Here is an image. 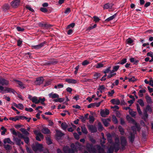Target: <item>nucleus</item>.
Wrapping results in <instances>:
<instances>
[{"label":"nucleus","mask_w":153,"mask_h":153,"mask_svg":"<svg viewBox=\"0 0 153 153\" xmlns=\"http://www.w3.org/2000/svg\"><path fill=\"white\" fill-rule=\"evenodd\" d=\"M137 111L140 115H141L142 114V112L140 110V107L137 104Z\"/></svg>","instance_id":"obj_48"},{"label":"nucleus","mask_w":153,"mask_h":153,"mask_svg":"<svg viewBox=\"0 0 153 153\" xmlns=\"http://www.w3.org/2000/svg\"><path fill=\"white\" fill-rule=\"evenodd\" d=\"M14 140L16 142V144L18 145H20L21 144H23V142L21 141V140L17 137H15L13 138Z\"/></svg>","instance_id":"obj_18"},{"label":"nucleus","mask_w":153,"mask_h":153,"mask_svg":"<svg viewBox=\"0 0 153 153\" xmlns=\"http://www.w3.org/2000/svg\"><path fill=\"white\" fill-rule=\"evenodd\" d=\"M143 114L144 116L143 117V118L144 120H145L147 118L148 116V115L147 114V112L146 111H145L144 112Z\"/></svg>","instance_id":"obj_47"},{"label":"nucleus","mask_w":153,"mask_h":153,"mask_svg":"<svg viewBox=\"0 0 153 153\" xmlns=\"http://www.w3.org/2000/svg\"><path fill=\"white\" fill-rule=\"evenodd\" d=\"M42 132L44 134H49L50 131L48 128H43L42 130Z\"/></svg>","instance_id":"obj_31"},{"label":"nucleus","mask_w":153,"mask_h":153,"mask_svg":"<svg viewBox=\"0 0 153 153\" xmlns=\"http://www.w3.org/2000/svg\"><path fill=\"white\" fill-rule=\"evenodd\" d=\"M129 113L132 117H134L136 115V112L133 111L131 109L129 110Z\"/></svg>","instance_id":"obj_40"},{"label":"nucleus","mask_w":153,"mask_h":153,"mask_svg":"<svg viewBox=\"0 0 153 153\" xmlns=\"http://www.w3.org/2000/svg\"><path fill=\"white\" fill-rule=\"evenodd\" d=\"M71 12V10L69 8H67L65 11V13L67 14H68Z\"/></svg>","instance_id":"obj_59"},{"label":"nucleus","mask_w":153,"mask_h":153,"mask_svg":"<svg viewBox=\"0 0 153 153\" xmlns=\"http://www.w3.org/2000/svg\"><path fill=\"white\" fill-rule=\"evenodd\" d=\"M109 111L108 110L106 109L105 110H102L100 111V114L101 116L103 117H106L107 115L109 114Z\"/></svg>","instance_id":"obj_12"},{"label":"nucleus","mask_w":153,"mask_h":153,"mask_svg":"<svg viewBox=\"0 0 153 153\" xmlns=\"http://www.w3.org/2000/svg\"><path fill=\"white\" fill-rule=\"evenodd\" d=\"M89 121L90 123H93L94 120V118L93 116H89Z\"/></svg>","instance_id":"obj_41"},{"label":"nucleus","mask_w":153,"mask_h":153,"mask_svg":"<svg viewBox=\"0 0 153 153\" xmlns=\"http://www.w3.org/2000/svg\"><path fill=\"white\" fill-rule=\"evenodd\" d=\"M113 6L112 4H110L109 3H107L105 4L104 6V9H108V8H112Z\"/></svg>","instance_id":"obj_28"},{"label":"nucleus","mask_w":153,"mask_h":153,"mask_svg":"<svg viewBox=\"0 0 153 153\" xmlns=\"http://www.w3.org/2000/svg\"><path fill=\"white\" fill-rule=\"evenodd\" d=\"M14 81L19 85V86L21 88L23 89L25 88L24 85L22 82L17 80H15Z\"/></svg>","instance_id":"obj_27"},{"label":"nucleus","mask_w":153,"mask_h":153,"mask_svg":"<svg viewBox=\"0 0 153 153\" xmlns=\"http://www.w3.org/2000/svg\"><path fill=\"white\" fill-rule=\"evenodd\" d=\"M137 102L141 106H143L144 105L143 101L142 99L139 100L137 101Z\"/></svg>","instance_id":"obj_45"},{"label":"nucleus","mask_w":153,"mask_h":153,"mask_svg":"<svg viewBox=\"0 0 153 153\" xmlns=\"http://www.w3.org/2000/svg\"><path fill=\"white\" fill-rule=\"evenodd\" d=\"M88 128L91 133L95 132L97 131V128L96 127L92 125L89 126H88Z\"/></svg>","instance_id":"obj_16"},{"label":"nucleus","mask_w":153,"mask_h":153,"mask_svg":"<svg viewBox=\"0 0 153 153\" xmlns=\"http://www.w3.org/2000/svg\"><path fill=\"white\" fill-rule=\"evenodd\" d=\"M63 87V84H58L57 85H55L54 86V88L56 89H59L62 88Z\"/></svg>","instance_id":"obj_43"},{"label":"nucleus","mask_w":153,"mask_h":153,"mask_svg":"<svg viewBox=\"0 0 153 153\" xmlns=\"http://www.w3.org/2000/svg\"><path fill=\"white\" fill-rule=\"evenodd\" d=\"M93 18L94 19V21L95 22H98L100 20L99 18L96 16H94Z\"/></svg>","instance_id":"obj_53"},{"label":"nucleus","mask_w":153,"mask_h":153,"mask_svg":"<svg viewBox=\"0 0 153 153\" xmlns=\"http://www.w3.org/2000/svg\"><path fill=\"white\" fill-rule=\"evenodd\" d=\"M65 81L70 84H76L77 83V81L76 80L73 79H66Z\"/></svg>","instance_id":"obj_20"},{"label":"nucleus","mask_w":153,"mask_h":153,"mask_svg":"<svg viewBox=\"0 0 153 153\" xmlns=\"http://www.w3.org/2000/svg\"><path fill=\"white\" fill-rule=\"evenodd\" d=\"M105 89V88L103 85H100L99 88H98V90H99V91L101 93H102V92L104 91Z\"/></svg>","instance_id":"obj_34"},{"label":"nucleus","mask_w":153,"mask_h":153,"mask_svg":"<svg viewBox=\"0 0 153 153\" xmlns=\"http://www.w3.org/2000/svg\"><path fill=\"white\" fill-rule=\"evenodd\" d=\"M9 83V81L4 79H0V84L2 85H7Z\"/></svg>","instance_id":"obj_14"},{"label":"nucleus","mask_w":153,"mask_h":153,"mask_svg":"<svg viewBox=\"0 0 153 153\" xmlns=\"http://www.w3.org/2000/svg\"><path fill=\"white\" fill-rule=\"evenodd\" d=\"M87 150L90 153H97V150L99 153H105L103 147L99 145L93 146L92 144L88 143L86 144Z\"/></svg>","instance_id":"obj_1"},{"label":"nucleus","mask_w":153,"mask_h":153,"mask_svg":"<svg viewBox=\"0 0 153 153\" xmlns=\"http://www.w3.org/2000/svg\"><path fill=\"white\" fill-rule=\"evenodd\" d=\"M75 25V23H73L69 25L67 27V28H70L71 27H73Z\"/></svg>","instance_id":"obj_60"},{"label":"nucleus","mask_w":153,"mask_h":153,"mask_svg":"<svg viewBox=\"0 0 153 153\" xmlns=\"http://www.w3.org/2000/svg\"><path fill=\"white\" fill-rule=\"evenodd\" d=\"M107 136L108 142L110 144L112 143V141L111 135L110 134H109L107 135Z\"/></svg>","instance_id":"obj_30"},{"label":"nucleus","mask_w":153,"mask_h":153,"mask_svg":"<svg viewBox=\"0 0 153 153\" xmlns=\"http://www.w3.org/2000/svg\"><path fill=\"white\" fill-rule=\"evenodd\" d=\"M18 136L19 137L24 139V141L26 143H29V140L28 137H25L22 134H19Z\"/></svg>","instance_id":"obj_19"},{"label":"nucleus","mask_w":153,"mask_h":153,"mask_svg":"<svg viewBox=\"0 0 153 153\" xmlns=\"http://www.w3.org/2000/svg\"><path fill=\"white\" fill-rule=\"evenodd\" d=\"M111 67H108V68L106 69L104 71L103 73L105 74L108 73L110 72V70Z\"/></svg>","instance_id":"obj_51"},{"label":"nucleus","mask_w":153,"mask_h":153,"mask_svg":"<svg viewBox=\"0 0 153 153\" xmlns=\"http://www.w3.org/2000/svg\"><path fill=\"white\" fill-rule=\"evenodd\" d=\"M34 132L36 135V139L37 140L40 141L41 139L43 138V135L41 133L37 131H35Z\"/></svg>","instance_id":"obj_9"},{"label":"nucleus","mask_w":153,"mask_h":153,"mask_svg":"<svg viewBox=\"0 0 153 153\" xmlns=\"http://www.w3.org/2000/svg\"><path fill=\"white\" fill-rule=\"evenodd\" d=\"M147 56H149L151 57H153V53L152 52H148L147 53Z\"/></svg>","instance_id":"obj_64"},{"label":"nucleus","mask_w":153,"mask_h":153,"mask_svg":"<svg viewBox=\"0 0 153 153\" xmlns=\"http://www.w3.org/2000/svg\"><path fill=\"white\" fill-rule=\"evenodd\" d=\"M128 79L129 82H134L136 80V79L135 78L134 76H133L131 78H128Z\"/></svg>","instance_id":"obj_50"},{"label":"nucleus","mask_w":153,"mask_h":153,"mask_svg":"<svg viewBox=\"0 0 153 153\" xmlns=\"http://www.w3.org/2000/svg\"><path fill=\"white\" fill-rule=\"evenodd\" d=\"M61 126L62 129L64 130H65L68 127V125L65 123H63L61 124Z\"/></svg>","instance_id":"obj_36"},{"label":"nucleus","mask_w":153,"mask_h":153,"mask_svg":"<svg viewBox=\"0 0 153 153\" xmlns=\"http://www.w3.org/2000/svg\"><path fill=\"white\" fill-rule=\"evenodd\" d=\"M18 116H16L15 117H10L9 118V119L10 120H12L14 121H16L17 120H19V119L18 118Z\"/></svg>","instance_id":"obj_42"},{"label":"nucleus","mask_w":153,"mask_h":153,"mask_svg":"<svg viewBox=\"0 0 153 153\" xmlns=\"http://www.w3.org/2000/svg\"><path fill=\"white\" fill-rule=\"evenodd\" d=\"M40 10L42 12L44 13H46L48 11L47 9L44 7H41L40 8Z\"/></svg>","instance_id":"obj_57"},{"label":"nucleus","mask_w":153,"mask_h":153,"mask_svg":"<svg viewBox=\"0 0 153 153\" xmlns=\"http://www.w3.org/2000/svg\"><path fill=\"white\" fill-rule=\"evenodd\" d=\"M120 144L121 146V149L124 150L127 145L126 139L125 137L122 136L120 137Z\"/></svg>","instance_id":"obj_7"},{"label":"nucleus","mask_w":153,"mask_h":153,"mask_svg":"<svg viewBox=\"0 0 153 153\" xmlns=\"http://www.w3.org/2000/svg\"><path fill=\"white\" fill-rule=\"evenodd\" d=\"M119 65H116L115 66H114L113 67V69L115 71H117L118 69L119 68Z\"/></svg>","instance_id":"obj_63"},{"label":"nucleus","mask_w":153,"mask_h":153,"mask_svg":"<svg viewBox=\"0 0 153 153\" xmlns=\"http://www.w3.org/2000/svg\"><path fill=\"white\" fill-rule=\"evenodd\" d=\"M115 142L112 143V145L114 146V151L115 152H117L120 149V140L119 137H116L115 138Z\"/></svg>","instance_id":"obj_4"},{"label":"nucleus","mask_w":153,"mask_h":153,"mask_svg":"<svg viewBox=\"0 0 153 153\" xmlns=\"http://www.w3.org/2000/svg\"><path fill=\"white\" fill-rule=\"evenodd\" d=\"M1 129L2 130L1 133V135H4L7 131L6 128H5L4 126H2L1 128Z\"/></svg>","instance_id":"obj_37"},{"label":"nucleus","mask_w":153,"mask_h":153,"mask_svg":"<svg viewBox=\"0 0 153 153\" xmlns=\"http://www.w3.org/2000/svg\"><path fill=\"white\" fill-rule=\"evenodd\" d=\"M89 63V62L87 60H84L82 63L83 65H88Z\"/></svg>","instance_id":"obj_58"},{"label":"nucleus","mask_w":153,"mask_h":153,"mask_svg":"<svg viewBox=\"0 0 153 153\" xmlns=\"http://www.w3.org/2000/svg\"><path fill=\"white\" fill-rule=\"evenodd\" d=\"M134 41L133 39L130 38H128L126 40V42L127 44L129 45H133Z\"/></svg>","instance_id":"obj_33"},{"label":"nucleus","mask_w":153,"mask_h":153,"mask_svg":"<svg viewBox=\"0 0 153 153\" xmlns=\"http://www.w3.org/2000/svg\"><path fill=\"white\" fill-rule=\"evenodd\" d=\"M135 134H133V133H131L130 136L128 137V138L130 141L131 143H133V142L134 141L135 138Z\"/></svg>","instance_id":"obj_26"},{"label":"nucleus","mask_w":153,"mask_h":153,"mask_svg":"<svg viewBox=\"0 0 153 153\" xmlns=\"http://www.w3.org/2000/svg\"><path fill=\"white\" fill-rule=\"evenodd\" d=\"M127 62V59L126 58H124L121 60L120 61L118 62V64L121 65H123Z\"/></svg>","instance_id":"obj_39"},{"label":"nucleus","mask_w":153,"mask_h":153,"mask_svg":"<svg viewBox=\"0 0 153 153\" xmlns=\"http://www.w3.org/2000/svg\"><path fill=\"white\" fill-rule=\"evenodd\" d=\"M116 14H114V15L107 18L105 20V21L106 22H108L110 21L113 20L116 16Z\"/></svg>","instance_id":"obj_35"},{"label":"nucleus","mask_w":153,"mask_h":153,"mask_svg":"<svg viewBox=\"0 0 153 153\" xmlns=\"http://www.w3.org/2000/svg\"><path fill=\"white\" fill-rule=\"evenodd\" d=\"M126 117L127 120L129 123L135 125V126H133L131 127V129L133 131V134H135L136 133L137 129L138 131H140V128L139 124L137 123L135 120L130 117L129 115H127Z\"/></svg>","instance_id":"obj_2"},{"label":"nucleus","mask_w":153,"mask_h":153,"mask_svg":"<svg viewBox=\"0 0 153 153\" xmlns=\"http://www.w3.org/2000/svg\"><path fill=\"white\" fill-rule=\"evenodd\" d=\"M112 120L114 122V123H115L117 124L118 123V120L116 118V117L115 116H113L112 117Z\"/></svg>","instance_id":"obj_52"},{"label":"nucleus","mask_w":153,"mask_h":153,"mask_svg":"<svg viewBox=\"0 0 153 153\" xmlns=\"http://www.w3.org/2000/svg\"><path fill=\"white\" fill-rule=\"evenodd\" d=\"M111 101L112 103L114 104L119 105L120 103V100L118 99H113L111 100Z\"/></svg>","instance_id":"obj_25"},{"label":"nucleus","mask_w":153,"mask_h":153,"mask_svg":"<svg viewBox=\"0 0 153 153\" xmlns=\"http://www.w3.org/2000/svg\"><path fill=\"white\" fill-rule=\"evenodd\" d=\"M4 148L7 150H9L11 149V146L8 144H4Z\"/></svg>","instance_id":"obj_46"},{"label":"nucleus","mask_w":153,"mask_h":153,"mask_svg":"<svg viewBox=\"0 0 153 153\" xmlns=\"http://www.w3.org/2000/svg\"><path fill=\"white\" fill-rule=\"evenodd\" d=\"M32 147L33 150L35 152L37 151L41 152L42 150V144H40L38 143H36L35 145H32Z\"/></svg>","instance_id":"obj_6"},{"label":"nucleus","mask_w":153,"mask_h":153,"mask_svg":"<svg viewBox=\"0 0 153 153\" xmlns=\"http://www.w3.org/2000/svg\"><path fill=\"white\" fill-rule=\"evenodd\" d=\"M44 81V79L42 77H39L36 79L34 83L36 85H39L42 83Z\"/></svg>","instance_id":"obj_10"},{"label":"nucleus","mask_w":153,"mask_h":153,"mask_svg":"<svg viewBox=\"0 0 153 153\" xmlns=\"http://www.w3.org/2000/svg\"><path fill=\"white\" fill-rule=\"evenodd\" d=\"M102 121L105 126L107 127L108 126L109 122L110 121V120L109 119H103Z\"/></svg>","instance_id":"obj_24"},{"label":"nucleus","mask_w":153,"mask_h":153,"mask_svg":"<svg viewBox=\"0 0 153 153\" xmlns=\"http://www.w3.org/2000/svg\"><path fill=\"white\" fill-rule=\"evenodd\" d=\"M114 150V146L112 145L108 149L107 153H113Z\"/></svg>","instance_id":"obj_29"},{"label":"nucleus","mask_w":153,"mask_h":153,"mask_svg":"<svg viewBox=\"0 0 153 153\" xmlns=\"http://www.w3.org/2000/svg\"><path fill=\"white\" fill-rule=\"evenodd\" d=\"M21 131L22 133L24 134L27 135L29 134V133L28 131L25 129L23 128H22L21 129Z\"/></svg>","instance_id":"obj_44"},{"label":"nucleus","mask_w":153,"mask_h":153,"mask_svg":"<svg viewBox=\"0 0 153 153\" xmlns=\"http://www.w3.org/2000/svg\"><path fill=\"white\" fill-rule=\"evenodd\" d=\"M146 99L147 102H152L151 98L149 96H146Z\"/></svg>","instance_id":"obj_49"},{"label":"nucleus","mask_w":153,"mask_h":153,"mask_svg":"<svg viewBox=\"0 0 153 153\" xmlns=\"http://www.w3.org/2000/svg\"><path fill=\"white\" fill-rule=\"evenodd\" d=\"M16 29L18 31H21L22 32L24 30V29L23 28H21L20 27H16Z\"/></svg>","instance_id":"obj_55"},{"label":"nucleus","mask_w":153,"mask_h":153,"mask_svg":"<svg viewBox=\"0 0 153 153\" xmlns=\"http://www.w3.org/2000/svg\"><path fill=\"white\" fill-rule=\"evenodd\" d=\"M4 143V144H6V143H8L10 144L13 145L14 144V143L13 142L11 141L9 138H5L3 141Z\"/></svg>","instance_id":"obj_21"},{"label":"nucleus","mask_w":153,"mask_h":153,"mask_svg":"<svg viewBox=\"0 0 153 153\" xmlns=\"http://www.w3.org/2000/svg\"><path fill=\"white\" fill-rule=\"evenodd\" d=\"M103 66V64L101 63H99L97 64L96 66V68H100L102 67Z\"/></svg>","instance_id":"obj_54"},{"label":"nucleus","mask_w":153,"mask_h":153,"mask_svg":"<svg viewBox=\"0 0 153 153\" xmlns=\"http://www.w3.org/2000/svg\"><path fill=\"white\" fill-rule=\"evenodd\" d=\"M63 151L65 153H75V152H77L76 149H71L68 146H65L63 148Z\"/></svg>","instance_id":"obj_8"},{"label":"nucleus","mask_w":153,"mask_h":153,"mask_svg":"<svg viewBox=\"0 0 153 153\" xmlns=\"http://www.w3.org/2000/svg\"><path fill=\"white\" fill-rule=\"evenodd\" d=\"M14 105L16 107V108L22 110L24 106L22 104H17L15 103H14Z\"/></svg>","instance_id":"obj_32"},{"label":"nucleus","mask_w":153,"mask_h":153,"mask_svg":"<svg viewBox=\"0 0 153 153\" xmlns=\"http://www.w3.org/2000/svg\"><path fill=\"white\" fill-rule=\"evenodd\" d=\"M20 3V0H15L11 2V4L13 8H16L19 5Z\"/></svg>","instance_id":"obj_11"},{"label":"nucleus","mask_w":153,"mask_h":153,"mask_svg":"<svg viewBox=\"0 0 153 153\" xmlns=\"http://www.w3.org/2000/svg\"><path fill=\"white\" fill-rule=\"evenodd\" d=\"M45 100V99L44 97L43 98L39 97V99H38L37 97H33L31 99V100L33 103L35 104H38L40 102L42 105L45 104L44 102Z\"/></svg>","instance_id":"obj_5"},{"label":"nucleus","mask_w":153,"mask_h":153,"mask_svg":"<svg viewBox=\"0 0 153 153\" xmlns=\"http://www.w3.org/2000/svg\"><path fill=\"white\" fill-rule=\"evenodd\" d=\"M48 95L49 97L53 99L58 98L59 97V95L56 93H50Z\"/></svg>","instance_id":"obj_22"},{"label":"nucleus","mask_w":153,"mask_h":153,"mask_svg":"<svg viewBox=\"0 0 153 153\" xmlns=\"http://www.w3.org/2000/svg\"><path fill=\"white\" fill-rule=\"evenodd\" d=\"M81 128L82 132L85 134H87L88 132L86 127L85 125H82L81 126Z\"/></svg>","instance_id":"obj_23"},{"label":"nucleus","mask_w":153,"mask_h":153,"mask_svg":"<svg viewBox=\"0 0 153 153\" xmlns=\"http://www.w3.org/2000/svg\"><path fill=\"white\" fill-rule=\"evenodd\" d=\"M0 92L2 94H4L6 93H12L15 94V91L13 89L7 87H6L4 89V88L2 86L0 85Z\"/></svg>","instance_id":"obj_3"},{"label":"nucleus","mask_w":153,"mask_h":153,"mask_svg":"<svg viewBox=\"0 0 153 153\" xmlns=\"http://www.w3.org/2000/svg\"><path fill=\"white\" fill-rule=\"evenodd\" d=\"M114 93V90H112L111 91L108 92V94L109 96H112Z\"/></svg>","instance_id":"obj_61"},{"label":"nucleus","mask_w":153,"mask_h":153,"mask_svg":"<svg viewBox=\"0 0 153 153\" xmlns=\"http://www.w3.org/2000/svg\"><path fill=\"white\" fill-rule=\"evenodd\" d=\"M73 135L74 137L76 139L78 140L79 139V135L76 133H74Z\"/></svg>","instance_id":"obj_56"},{"label":"nucleus","mask_w":153,"mask_h":153,"mask_svg":"<svg viewBox=\"0 0 153 153\" xmlns=\"http://www.w3.org/2000/svg\"><path fill=\"white\" fill-rule=\"evenodd\" d=\"M38 25L40 27H50L52 26L51 25L47 23L43 24L42 22H39L38 23Z\"/></svg>","instance_id":"obj_17"},{"label":"nucleus","mask_w":153,"mask_h":153,"mask_svg":"<svg viewBox=\"0 0 153 153\" xmlns=\"http://www.w3.org/2000/svg\"><path fill=\"white\" fill-rule=\"evenodd\" d=\"M64 135V134L62 133L61 131L58 130L56 131V137L57 139H59Z\"/></svg>","instance_id":"obj_13"},{"label":"nucleus","mask_w":153,"mask_h":153,"mask_svg":"<svg viewBox=\"0 0 153 153\" xmlns=\"http://www.w3.org/2000/svg\"><path fill=\"white\" fill-rule=\"evenodd\" d=\"M46 141H47V144L49 145L50 144L52 143V142L51 140L49 138H46Z\"/></svg>","instance_id":"obj_62"},{"label":"nucleus","mask_w":153,"mask_h":153,"mask_svg":"<svg viewBox=\"0 0 153 153\" xmlns=\"http://www.w3.org/2000/svg\"><path fill=\"white\" fill-rule=\"evenodd\" d=\"M45 43V42H44L40 44L36 45L33 46H32L33 48L36 49H38L41 48L43 46Z\"/></svg>","instance_id":"obj_15"},{"label":"nucleus","mask_w":153,"mask_h":153,"mask_svg":"<svg viewBox=\"0 0 153 153\" xmlns=\"http://www.w3.org/2000/svg\"><path fill=\"white\" fill-rule=\"evenodd\" d=\"M118 129L119 130V131L120 132V134L123 135L124 134V129L121 126H119L118 127Z\"/></svg>","instance_id":"obj_38"}]
</instances>
